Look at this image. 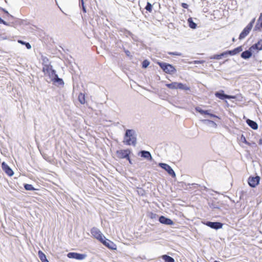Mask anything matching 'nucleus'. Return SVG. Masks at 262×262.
<instances>
[{
	"label": "nucleus",
	"instance_id": "1",
	"mask_svg": "<svg viewBox=\"0 0 262 262\" xmlns=\"http://www.w3.org/2000/svg\"><path fill=\"white\" fill-rule=\"evenodd\" d=\"M123 143L128 145L135 146L136 144V137L135 131L133 129H127L124 138Z\"/></svg>",
	"mask_w": 262,
	"mask_h": 262
},
{
	"label": "nucleus",
	"instance_id": "2",
	"mask_svg": "<svg viewBox=\"0 0 262 262\" xmlns=\"http://www.w3.org/2000/svg\"><path fill=\"white\" fill-rule=\"evenodd\" d=\"M158 64L163 71L166 73L173 74L176 72V69L171 64L165 62H158Z\"/></svg>",
	"mask_w": 262,
	"mask_h": 262
},
{
	"label": "nucleus",
	"instance_id": "3",
	"mask_svg": "<svg viewBox=\"0 0 262 262\" xmlns=\"http://www.w3.org/2000/svg\"><path fill=\"white\" fill-rule=\"evenodd\" d=\"M43 72L46 75H48L51 81H53L54 78L56 77L55 71L52 69V66L50 65L45 66L43 68Z\"/></svg>",
	"mask_w": 262,
	"mask_h": 262
},
{
	"label": "nucleus",
	"instance_id": "4",
	"mask_svg": "<svg viewBox=\"0 0 262 262\" xmlns=\"http://www.w3.org/2000/svg\"><path fill=\"white\" fill-rule=\"evenodd\" d=\"M255 18H253L251 22L247 26V27L243 30L239 35V39H244L250 32L252 28L253 27V24L255 22Z\"/></svg>",
	"mask_w": 262,
	"mask_h": 262
},
{
	"label": "nucleus",
	"instance_id": "5",
	"mask_svg": "<svg viewBox=\"0 0 262 262\" xmlns=\"http://www.w3.org/2000/svg\"><path fill=\"white\" fill-rule=\"evenodd\" d=\"M91 234L92 235L99 240L100 242L102 241L104 236L101 233L99 229L97 228L93 227L91 230Z\"/></svg>",
	"mask_w": 262,
	"mask_h": 262
},
{
	"label": "nucleus",
	"instance_id": "6",
	"mask_svg": "<svg viewBox=\"0 0 262 262\" xmlns=\"http://www.w3.org/2000/svg\"><path fill=\"white\" fill-rule=\"evenodd\" d=\"M130 153V150L129 149L120 150L117 151V156L119 158H127L128 160L129 163H131V161L128 157Z\"/></svg>",
	"mask_w": 262,
	"mask_h": 262
},
{
	"label": "nucleus",
	"instance_id": "7",
	"mask_svg": "<svg viewBox=\"0 0 262 262\" xmlns=\"http://www.w3.org/2000/svg\"><path fill=\"white\" fill-rule=\"evenodd\" d=\"M159 166L166 171L172 177H176V174L172 168L166 163H160Z\"/></svg>",
	"mask_w": 262,
	"mask_h": 262
},
{
	"label": "nucleus",
	"instance_id": "8",
	"mask_svg": "<svg viewBox=\"0 0 262 262\" xmlns=\"http://www.w3.org/2000/svg\"><path fill=\"white\" fill-rule=\"evenodd\" d=\"M67 256L70 258H74L78 260H82L86 257V255L84 254H80L75 252H70L68 254Z\"/></svg>",
	"mask_w": 262,
	"mask_h": 262
},
{
	"label": "nucleus",
	"instance_id": "9",
	"mask_svg": "<svg viewBox=\"0 0 262 262\" xmlns=\"http://www.w3.org/2000/svg\"><path fill=\"white\" fill-rule=\"evenodd\" d=\"M101 242L110 249L116 250L117 248L116 245L113 242L106 239L105 236Z\"/></svg>",
	"mask_w": 262,
	"mask_h": 262
},
{
	"label": "nucleus",
	"instance_id": "10",
	"mask_svg": "<svg viewBox=\"0 0 262 262\" xmlns=\"http://www.w3.org/2000/svg\"><path fill=\"white\" fill-rule=\"evenodd\" d=\"M259 182V177H250L248 179V183L251 187H255L258 185Z\"/></svg>",
	"mask_w": 262,
	"mask_h": 262
},
{
	"label": "nucleus",
	"instance_id": "11",
	"mask_svg": "<svg viewBox=\"0 0 262 262\" xmlns=\"http://www.w3.org/2000/svg\"><path fill=\"white\" fill-rule=\"evenodd\" d=\"M2 168L3 170L9 176L13 175V172L12 170L9 167V166L4 162L2 164Z\"/></svg>",
	"mask_w": 262,
	"mask_h": 262
},
{
	"label": "nucleus",
	"instance_id": "12",
	"mask_svg": "<svg viewBox=\"0 0 262 262\" xmlns=\"http://www.w3.org/2000/svg\"><path fill=\"white\" fill-rule=\"evenodd\" d=\"M206 225L208 227L215 229H220L223 226L222 224L221 223L211 222H207Z\"/></svg>",
	"mask_w": 262,
	"mask_h": 262
},
{
	"label": "nucleus",
	"instance_id": "13",
	"mask_svg": "<svg viewBox=\"0 0 262 262\" xmlns=\"http://www.w3.org/2000/svg\"><path fill=\"white\" fill-rule=\"evenodd\" d=\"M159 222L163 224L167 225H173V221L170 219L166 218L164 216H161L159 219Z\"/></svg>",
	"mask_w": 262,
	"mask_h": 262
},
{
	"label": "nucleus",
	"instance_id": "14",
	"mask_svg": "<svg viewBox=\"0 0 262 262\" xmlns=\"http://www.w3.org/2000/svg\"><path fill=\"white\" fill-rule=\"evenodd\" d=\"M215 95L216 97L222 99V100H224V99L225 98H227V99H233V98H235V96H230V95H226V94H222L220 92H216L215 94Z\"/></svg>",
	"mask_w": 262,
	"mask_h": 262
},
{
	"label": "nucleus",
	"instance_id": "15",
	"mask_svg": "<svg viewBox=\"0 0 262 262\" xmlns=\"http://www.w3.org/2000/svg\"><path fill=\"white\" fill-rule=\"evenodd\" d=\"M202 122L205 125L213 128H216L217 126L216 124L213 121H211L208 119H204L202 120Z\"/></svg>",
	"mask_w": 262,
	"mask_h": 262
},
{
	"label": "nucleus",
	"instance_id": "16",
	"mask_svg": "<svg viewBox=\"0 0 262 262\" xmlns=\"http://www.w3.org/2000/svg\"><path fill=\"white\" fill-rule=\"evenodd\" d=\"M177 89H180V90H185V91H189L190 90L189 86H188L186 84H183L181 82H177Z\"/></svg>",
	"mask_w": 262,
	"mask_h": 262
},
{
	"label": "nucleus",
	"instance_id": "17",
	"mask_svg": "<svg viewBox=\"0 0 262 262\" xmlns=\"http://www.w3.org/2000/svg\"><path fill=\"white\" fill-rule=\"evenodd\" d=\"M141 156L147 160H151L152 159L150 153L148 151L142 150L140 152Z\"/></svg>",
	"mask_w": 262,
	"mask_h": 262
},
{
	"label": "nucleus",
	"instance_id": "18",
	"mask_svg": "<svg viewBox=\"0 0 262 262\" xmlns=\"http://www.w3.org/2000/svg\"><path fill=\"white\" fill-rule=\"evenodd\" d=\"M253 51L249 50L243 52L241 54V57L244 59H248L252 56V52Z\"/></svg>",
	"mask_w": 262,
	"mask_h": 262
},
{
	"label": "nucleus",
	"instance_id": "19",
	"mask_svg": "<svg viewBox=\"0 0 262 262\" xmlns=\"http://www.w3.org/2000/svg\"><path fill=\"white\" fill-rule=\"evenodd\" d=\"M243 51V48L241 46L238 47L233 50L229 51L230 55H234Z\"/></svg>",
	"mask_w": 262,
	"mask_h": 262
},
{
	"label": "nucleus",
	"instance_id": "20",
	"mask_svg": "<svg viewBox=\"0 0 262 262\" xmlns=\"http://www.w3.org/2000/svg\"><path fill=\"white\" fill-rule=\"evenodd\" d=\"M247 124L253 129H256L258 128L257 124L254 121L248 119L247 120Z\"/></svg>",
	"mask_w": 262,
	"mask_h": 262
},
{
	"label": "nucleus",
	"instance_id": "21",
	"mask_svg": "<svg viewBox=\"0 0 262 262\" xmlns=\"http://www.w3.org/2000/svg\"><path fill=\"white\" fill-rule=\"evenodd\" d=\"M255 49H257L258 50H262V43L258 42L250 48V50L251 51H254Z\"/></svg>",
	"mask_w": 262,
	"mask_h": 262
},
{
	"label": "nucleus",
	"instance_id": "22",
	"mask_svg": "<svg viewBox=\"0 0 262 262\" xmlns=\"http://www.w3.org/2000/svg\"><path fill=\"white\" fill-rule=\"evenodd\" d=\"M78 99L79 102L82 104H84L86 102L85 95L82 93L79 94Z\"/></svg>",
	"mask_w": 262,
	"mask_h": 262
},
{
	"label": "nucleus",
	"instance_id": "23",
	"mask_svg": "<svg viewBox=\"0 0 262 262\" xmlns=\"http://www.w3.org/2000/svg\"><path fill=\"white\" fill-rule=\"evenodd\" d=\"M162 258L165 262H174V259L172 257L167 255H162Z\"/></svg>",
	"mask_w": 262,
	"mask_h": 262
},
{
	"label": "nucleus",
	"instance_id": "24",
	"mask_svg": "<svg viewBox=\"0 0 262 262\" xmlns=\"http://www.w3.org/2000/svg\"><path fill=\"white\" fill-rule=\"evenodd\" d=\"M177 82H173L171 83L166 84V86L170 89L176 90L177 88Z\"/></svg>",
	"mask_w": 262,
	"mask_h": 262
},
{
	"label": "nucleus",
	"instance_id": "25",
	"mask_svg": "<svg viewBox=\"0 0 262 262\" xmlns=\"http://www.w3.org/2000/svg\"><path fill=\"white\" fill-rule=\"evenodd\" d=\"M38 257L42 262L45 261L47 260L46 255L41 251L38 252Z\"/></svg>",
	"mask_w": 262,
	"mask_h": 262
},
{
	"label": "nucleus",
	"instance_id": "26",
	"mask_svg": "<svg viewBox=\"0 0 262 262\" xmlns=\"http://www.w3.org/2000/svg\"><path fill=\"white\" fill-rule=\"evenodd\" d=\"M188 23L189 24V26L192 28V29H195L196 28V25L195 23H194L191 18H189L188 19Z\"/></svg>",
	"mask_w": 262,
	"mask_h": 262
},
{
	"label": "nucleus",
	"instance_id": "27",
	"mask_svg": "<svg viewBox=\"0 0 262 262\" xmlns=\"http://www.w3.org/2000/svg\"><path fill=\"white\" fill-rule=\"evenodd\" d=\"M54 82H56L59 85L63 84L64 82L62 79L58 78L57 75H56V77L54 78L53 81Z\"/></svg>",
	"mask_w": 262,
	"mask_h": 262
},
{
	"label": "nucleus",
	"instance_id": "28",
	"mask_svg": "<svg viewBox=\"0 0 262 262\" xmlns=\"http://www.w3.org/2000/svg\"><path fill=\"white\" fill-rule=\"evenodd\" d=\"M204 115H207V116H210V117H212V118H219V117L211 113V110L205 111Z\"/></svg>",
	"mask_w": 262,
	"mask_h": 262
},
{
	"label": "nucleus",
	"instance_id": "29",
	"mask_svg": "<svg viewBox=\"0 0 262 262\" xmlns=\"http://www.w3.org/2000/svg\"><path fill=\"white\" fill-rule=\"evenodd\" d=\"M223 56H224V54H219V55H215L211 57L210 58L219 60V59H221L222 57H223Z\"/></svg>",
	"mask_w": 262,
	"mask_h": 262
},
{
	"label": "nucleus",
	"instance_id": "30",
	"mask_svg": "<svg viewBox=\"0 0 262 262\" xmlns=\"http://www.w3.org/2000/svg\"><path fill=\"white\" fill-rule=\"evenodd\" d=\"M24 187H25V188L26 190H35L34 187L31 184H25Z\"/></svg>",
	"mask_w": 262,
	"mask_h": 262
},
{
	"label": "nucleus",
	"instance_id": "31",
	"mask_svg": "<svg viewBox=\"0 0 262 262\" xmlns=\"http://www.w3.org/2000/svg\"><path fill=\"white\" fill-rule=\"evenodd\" d=\"M195 110L196 112L200 113L201 115H204L205 114V111L202 110L200 107H196Z\"/></svg>",
	"mask_w": 262,
	"mask_h": 262
},
{
	"label": "nucleus",
	"instance_id": "32",
	"mask_svg": "<svg viewBox=\"0 0 262 262\" xmlns=\"http://www.w3.org/2000/svg\"><path fill=\"white\" fill-rule=\"evenodd\" d=\"M145 9L147 11H149V12H151V10H152V5L150 3H147V5L145 7Z\"/></svg>",
	"mask_w": 262,
	"mask_h": 262
},
{
	"label": "nucleus",
	"instance_id": "33",
	"mask_svg": "<svg viewBox=\"0 0 262 262\" xmlns=\"http://www.w3.org/2000/svg\"><path fill=\"white\" fill-rule=\"evenodd\" d=\"M149 62L147 60H145L142 62V67L144 68H146L149 66Z\"/></svg>",
	"mask_w": 262,
	"mask_h": 262
},
{
	"label": "nucleus",
	"instance_id": "34",
	"mask_svg": "<svg viewBox=\"0 0 262 262\" xmlns=\"http://www.w3.org/2000/svg\"><path fill=\"white\" fill-rule=\"evenodd\" d=\"M168 54L171 55L181 56V53L179 52H168Z\"/></svg>",
	"mask_w": 262,
	"mask_h": 262
},
{
	"label": "nucleus",
	"instance_id": "35",
	"mask_svg": "<svg viewBox=\"0 0 262 262\" xmlns=\"http://www.w3.org/2000/svg\"><path fill=\"white\" fill-rule=\"evenodd\" d=\"M241 140H242V141L244 143H245L246 144H248V145H249L250 144L246 141V138L243 137L242 136V138H241Z\"/></svg>",
	"mask_w": 262,
	"mask_h": 262
},
{
	"label": "nucleus",
	"instance_id": "36",
	"mask_svg": "<svg viewBox=\"0 0 262 262\" xmlns=\"http://www.w3.org/2000/svg\"><path fill=\"white\" fill-rule=\"evenodd\" d=\"M258 21H260V27L262 28V13L260 14Z\"/></svg>",
	"mask_w": 262,
	"mask_h": 262
},
{
	"label": "nucleus",
	"instance_id": "37",
	"mask_svg": "<svg viewBox=\"0 0 262 262\" xmlns=\"http://www.w3.org/2000/svg\"><path fill=\"white\" fill-rule=\"evenodd\" d=\"M25 46L26 47H27V48L28 49H30L31 48V46L30 45V44L28 42H26L25 43Z\"/></svg>",
	"mask_w": 262,
	"mask_h": 262
},
{
	"label": "nucleus",
	"instance_id": "38",
	"mask_svg": "<svg viewBox=\"0 0 262 262\" xmlns=\"http://www.w3.org/2000/svg\"><path fill=\"white\" fill-rule=\"evenodd\" d=\"M182 6L183 8L187 9L188 8V5L187 4H186V3H182Z\"/></svg>",
	"mask_w": 262,
	"mask_h": 262
},
{
	"label": "nucleus",
	"instance_id": "39",
	"mask_svg": "<svg viewBox=\"0 0 262 262\" xmlns=\"http://www.w3.org/2000/svg\"><path fill=\"white\" fill-rule=\"evenodd\" d=\"M125 53L127 56H130V53L128 50H125Z\"/></svg>",
	"mask_w": 262,
	"mask_h": 262
},
{
	"label": "nucleus",
	"instance_id": "40",
	"mask_svg": "<svg viewBox=\"0 0 262 262\" xmlns=\"http://www.w3.org/2000/svg\"><path fill=\"white\" fill-rule=\"evenodd\" d=\"M222 54H224V56H226L227 55H229V51H226L225 52H223Z\"/></svg>",
	"mask_w": 262,
	"mask_h": 262
},
{
	"label": "nucleus",
	"instance_id": "41",
	"mask_svg": "<svg viewBox=\"0 0 262 262\" xmlns=\"http://www.w3.org/2000/svg\"><path fill=\"white\" fill-rule=\"evenodd\" d=\"M18 42L22 45H25V42L22 41V40H18Z\"/></svg>",
	"mask_w": 262,
	"mask_h": 262
},
{
	"label": "nucleus",
	"instance_id": "42",
	"mask_svg": "<svg viewBox=\"0 0 262 262\" xmlns=\"http://www.w3.org/2000/svg\"><path fill=\"white\" fill-rule=\"evenodd\" d=\"M82 10H83V11L84 12H85V13L86 12V9H85V8L84 6H82Z\"/></svg>",
	"mask_w": 262,
	"mask_h": 262
},
{
	"label": "nucleus",
	"instance_id": "43",
	"mask_svg": "<svg viewBox=\"0 0 262 262\" xmlns=\"http://www.w3.org/2000/svg\"><path fill=\"white\" fill-rule=\"evenodd\" d=\"M203 62H204V61H194V63H203Z\"/></svg>",
	"mask_w": 262,
	"mask_h": 262
},
{
	"label": "nucleus",
	"instance_id": "44",
	"mask_svg": "<svg viewBox=\"0 0 262 262\" xmlns=\"http://www.w3.org/2000/svg\"><path fill=\"white\" fill-rule=\"evenodd\" d=\"M2 24H4L5 25H8V24L5 21H4V20H3V22H2Z\"/></svg>",
	"mask_w": 262,
	"mask_h": 262
},
{
	"label": "nucleus",
	"instance_id": "45",
	"mask_svg": "<svg viewBox=\"0 0 262 262\" xmlns=\"http://www.w3.org/2000/svg\"><path fill=\"white\" fill-rule=\"evenodd\" d=\"M2 10H3V11L4 12H5L6 13H7V14H9V13H8V11H7L6 10H5V9H3Z\"/></svg>",
	"mask_w": 262,
	"mask_h": 262
},
{
	"label": "nucleus",
	"instance_id": "46",
	"mask_svg": "<svg viewBox=\"0 0 262 262\" xmlns=\"http://www.w3.org/2000/svg\"><path fill=\"white\" fill-rule=\"evenodd\" d=\"M81 5H82V6H84V2L83 0H81Z\"/></svg>",
	"mask_w": 262,
	"mask_h": 262
},
{
	"label": "nucleus",
	"instance_id": "47",
	"mask_svg": "<svg viewBox=\"0 0 262 262\" xmlns=\"http://www.w3.org/2000/svg\"><path fill=\"white\" fill-rule=\"evenodd\" d=\"M2 22H3V20L0 17V24H2Z\"/></svg>",
	"mask_w": 262,
	"mask_h": 262
},
{
	"label": "nucleus",
	"instance_id": "48",
	"mask_svg": "<svg viewBox=\"0 0 262 262\" xmlns=\"http://www.w3.org/2000/svg\"><path fill=\"white\" fill-rule=\"evenodd\" d=\"M232 41H235V38H233L232 39Z\"/></svg>",
	"mask_w": 262,
	"mask_h": 262
},
{
	"label": "nucleus",
	"instance_id": "49",
	"mask_svg": "<svg viewBox=\"0 0 262 262\" xmlns=\"http://www.w3.org/2000/svg\"><path fill=\"white\" fill-rule=\"evenodd\" d=\"M43 262H49V261L48 260H47L46 261H43Z\"/></svg>",
	"mask_w": 262,
	"mask_h": 262
},
{
	"label": "nucleus",
	"instance_id": "50",
	"mask_svg": "<svg viewBox=\"0 0 262 262\" xmlns=\"http://www.w3.org/2000/svg\"><path fill=\"white\" fill-rule=\"evenodd\" d=\"M259 143H260V144L261 143V140H260Z\"/></svg>",
	"mask_w": 262,
	"mask_h": 262
}]
</instances>
